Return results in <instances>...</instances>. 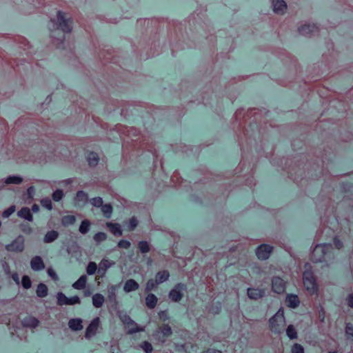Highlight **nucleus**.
<instances>
[{"mask_svg": "<svg viewBox=\"0 0 353 353\" xmlns=\"http://www.w3.org/2000/svg\"><path fill=\"white\" fill-rule=\"evenodd\" d=\"M100 325L99 317L94 318L91 323L89 324L85 330V336L87 339H90L94 336Z\"/></svg>", "mask_w": 353, "mask_h": 353, "instance_id": "obj_10", "label": "nucleus"}, {"mask_svg": "<svg viewBox=\"0 0 353 353\" xmlns=\"http://www.w3.org/2000/svg\"><path fill=\"white\" fill-rule=\"evenodd\" d=\"M57 17L58 22L51 19L48 23V28L52 32L61 30V32H58L57 39L60 41V44H63L65 40L64 33H70L72 31V20L71 18H65V13L62 11L57 12Z\"/></svg>", "mask_w": 353, "mask_h": 353, "instance_id": "obj_1", "label": "nucleus"}, {"mask_svg": "<svg viewBox=\"0 0 353 353\" xmlns=\"http://www.w3.org/2000/svg\"><path fill=\"white\" fill-rule=\"evenodd\" d=\"M30 267L34 271H40L44 269L45 265L41 257L39 256H34L30 261Z\"/></svg>", "mask_w": 353, "mask_h": 353, "instance_id": "obj_13", "label": "nucleus"}, {"mask_svg": "<svg viewBox=\"0 0 353 353\" xmlns=\"http://www.w3.org/2000/svg\"><path fill=\"white\" fill-rule=\"evenodd\" d=\"M329 353H338L337 351H332V352H330Z\"/></svg>", "mask_w": 353, "mask_h": 353, "instance_id": "obj_64", "label": "nucleus"}, {"mask_svg": "<svg viewBox=\"0 0 353 353\" xmlns=\"http://www.w3.org/2000/svg\"><path fill=\"white\" fill-rule=\"evenodd\" d=\"M23 181L21 177L18 176H10L6 178L5 183L6 184H20Z\"/></svg>", "mask_w": 353, "mask_h": 353, "instance_id": "obj_34", "label": "nucleus"}, {"mask_svg": "<svg viewBox=\"0 0 353 353\" xmlns=\"http://www.w3.org/2000/svg\"><path fill=\"white\" fill-rule=\"evenodd\" d=\"M186 290L184 283H179L170 291L168 296L174 302H179L183 296V292Z\"/></svg>", "mask_w": 353, "mask_h": 353, "instance_id": "obj_6", "label": "nucleus"}, {"mask_svg": "<svg viewBox=\"0 0 353 353\" xmlns=\"http://www.w3.org/2000/svg\"><path fill=\"white\" fill-rule=\"evenodd\" d=\"M112 264V263L108 259H103L99 263L98 274H99L101 276H103L106 271L111 267Z\"/></svg>", "mask_w": 353, "mask_h": 353, "instance_id": "obj_17", "label": "nucleus"}, {"mask_svg": "<svg viewBox=\"0 0 353 353\" xmlns=\"http://www.w3.org/2000/svg\"><path fill=\"white\" fill-rule=\"evenodd\" d=\"M32 210L33 212H37L39 211V206L34 203L32 205Z\"/></svg>", "mask_w": 353, "mask_h": 353, "instance_id": "obj_59", "label": "nucleus"}, {"mask_svg": "<svg viewBox=\"0 0 353 353\" xmlns=\"http://www.w3.org/2000/svg\"><path fill=\"white\" fill-rule=\"evenodd\" d=\"M107 237H108V236L105 232H98L94 235L93 239L96 242L100 243V242L105 241L107 239Z\"/></svg>", "mask_w": 353, "mask_h": 353, "instance_id": "obj_38", "label": "nucleus"}, {"mask_svg": "<svg viewBox=\"0 0 353 353\" xmlns=\"http://www.w3.org/2000/svg\"><path fill=\"white\" fill-rule=\"evenodd\" d=\"M97 270V265L95 262L90 261L87 265L86 272L88 275H93Z\"/></svg>", "mask_w": 353, "mask_h": 353, "instance_id": "obj_37", "label": "nucleus"}, {"mask_svg": "<svg viewBox=\"0 0 353 353\" xmlns=\"http://www.w3.org/2000/svg\"><path fill=\"white\" fill-rule=\"evenodd\" d=\"M12 279H13V280H14V281L17 284H19V276H18L17 274H16V273H15V274H14L12 275Z\"/></svg>", "mask_w": 353, "mask_h": 353, "instance_id": "obj_60", "label": "nucleus"}, {"mask_svg": "<svg viewBox=\"0 0 353 353\" xmlns=\"http://www.w3.org/2000/svg\"><path fill=\"white\" fill-rule=\"evenodd\" d=\"M48 275L54 281L58 280V276L57 273L54 272V270L52 268H48Z\"/></svg>", "mask_w": 353, "mask_h": 353, "instance_id": "obj_54", "label": "nucleus"}, {"mask_svg": "<svg viewBox=\"0 0 353 353\" xmlns=\"http://www.w3.org/2000/svg\"><path fill=\"white\" fill-rule=\"evenodd\" d=\"M106 225L114 236H120L122 235V230L119 223L108 222Z\"/></svg>", "mask_w": 353, "mask_h": 353, "instance_id": "obj_23", "label": "nucleus"}, {"mask_svg": "<svg viewBox=\"0 0 353 353\" xmlns=\"http://www.w3.org/2000/svg\"><path fill=\"white\" fill-rule=\"evenodd\" d=\"M87 281V276L82 275L72 284V287L76 290H83L86 286Z\"/></svg>", "mask_w": 353, "mask_h": 353, "instance_id": "obj_24", "label": "nucleus"}, {"mask_svg": "<svg viewBox=\"0 0 353 353\" xmlns=\"http://www.w3.org/2000/svg\"><path fill=\"white\" fill-rule=\"evenodd\" d=\"M85 157L90 167L96 166L99 163V157L94 152H88Z\"/></svg>", "mask_w": 353, "mask_h": 353, "instance_id": "obj_21", "label": "nucleus"}, {"mask_svg": "<svg viewBox=\"0 0 353 353\" xmlns=\"http://www.w3.org/2000/svg\"><path fill=\"white\" fill-rule=\"evenodd\" d=\"M17 216L20 218L24 219L28 221H33V216L30 210L28 207H23L17 212Z\"/></svg>", "mask_w": 353, "mask_h": 353, "instance_id": "obj_18", "label": "nucleus"}, {"mask_svg": "<svg viewBox=\"0 0 353 353\" xmlns=\"http://www.w3.org/2000/svg\"><path fill=\"white\" fill-rule=\"evenodd\" d=\"M273 250V247L268 244H261L256 250V255L257 258L260 260H265L268 259L272 252Z\"/></svg>", "mask_w": 353, "mask_h": 353, "instance_id": "obj_9", "label": "nucleus"}, {"mask_svg": "<svg viewBox=\"0 0 353 353\" xmlns=\"http://www.w3.org/2000/svg\"><path fill=\"white\" fill-rule=\"evenodd\" d=\"M34 192V187H33V186H30V187H29V188H28V190H27V192H28V195H29L30 196H31V197H32V194H33Z\"/></svg>", "mask_w": 353, "mask_h": 353, "instance_id": "obj_57", "label": "nucleus"}, {"mask_svg": "<svg viewBox=\"0 0 353 353\" xmlns=\"http://www.w3.org/2000/svg\"><path fill=\"white\" fill-rule=\"evenodd\" d=\"M20 228L21 232L26 234H30L32 232V229L28 223H23L21 225Z\"/></svg>", "mask_w": 353, "mask_h": 353, "instance_id": "obj_48", "label": "nucleus"}, {"mask_svg": "<svg viewBox=\"0 0 353 353\" xmlns=\"http://www.w3.org/2000/svg\"><path fill=\"white\" fill-rule=\"evenodd\" d=\"M147 306L150 308H154V294H149L145 299Z\"/></svg>", "mask_w": 353, "mask_h": 353, "instance_id": "obj_41", "label": "nucleus"}, {"mask_svg": "<svg viewBox=\"0 0 353 353\" xmlns=\"http://www.w3.org/2000/svg\"><path fill=\"white\" fill-rule=\"evenodd\" d=\"M264 290L259 288H248L247 294L250 299L257 300L264 295Z\"/></svg>", "mask_w": 353, "mask_h": 353, "instance_id": "obj_14", "label": "nucleus"}, {"mask_svg": "<svg viewBox=\"0 0 353 353\" xmlns=\"http://www.w3.org/2000/svg\"><path fill=\"white\" fill-rule=\"evenodd\" d=\"M59 236V233L57 231L51 230L48 232L43 238V241L45 243H49L55 241Z\"/></svg>", "mask_w": 353, "mask_h": 353, "instance_id": "obj_26", "label": "nucleus"}, {"mask_svg": "<svg viewBox=\"0 0 353 353\" xmlns=\"http://www.w3.org/2000/svg\"><path fill=\"white\" fill-rule=\"evenodd\" d=\"M115 288H115V286H112V287H111V290H112V294L114 293V290H115Z\"/></svg>", "mask_w": 353, "mask_h": 353, "instance_id": "obj_62", "label": "nucleus"}, {"mask_svg": "<svg viewBox=\"0 0 353 353\" xmlns=\"http://www.w3.org/2000/svg\"><path fill=\"white\" fill-rule=\"evenodd\" d=\"M90 222L88 221V220H83L81 221V223L79 226V232L81 233V234H86L88 233V232L89 231V229H90Z\"/></svg>", "mask_w": 353, "mask_h": 353, "instance_id": "obj_35", "label": "nucleus"}, {"mask_svg": "<svg viewBox=\"0 0 353 353\" xmlns=\"http://www.w3.org/2000/svg\"><path fill=\"white\" fill-rule=\"evenodd\" d=\"M48 289L46 285L44 283H39L37 285V290H36V294L37 296L40 298H44L48 295Z\"/></svg>", "mask_w": 353, "mask_h": 353, "instance_id": "obj_27", "label": "nucleus"}, {"mask_svg": "<svg viewBox=\"0 0 353 353\" xmlns=\"http://www.w3.org/2000/svg\"><path fill=\"white\" fill-rule=\"evenodd\" d=\"M104 301V296L100 293H97L92 296V303L93 305L97 308L101 307L103 305Z\"/></svg>", "mask_w": 353, "mask_h": 353, "instance_id": "obj_25", "label": "nucleus"}, {"mask_svg": "<svg viewBox=\"0 0 353 353\" xmlns=\"http://www.w3.org/2000/svg\"><path fill=\"white\" fill-rule=\"evenodd\" d=\"M76 199L78 202L84 204L88 199V194L83 190H79L76 194Z\"/></svg>", "mask_w": 353, "mask_h": 353, "instance_id": "obj_30", "label": "nucleus"}, {"mask_svg": "<svg viewBox=\"0 0 353 353\" xmlns=\"http://www.w3.org/2000/svg\"><path fill=\"white\" fill-rule=\"evenodd\" d=\"M347 305L351 308H353V293L350 294L347 297Z\"/></svg>", "mask_w": 353, "mask_h": 353, "instance_id": "obj_56", "label": "nucleus"}, {"mask_svg": "<svg viewBox=\"0 0 353 353\" xmlns=\"http://www.w3.org/2000/svg\"><path fill=\"white\" fill-rule=\"evenodd\" d=\"M130 242L125 239H121L118 243V246L121 248L128 249L130 248Z\"/></svg>", "mask_w": 353, "mask_h": 353, "instance_id": "obj_50", "label": "nucleus"}, {"mask_svg": "<svg viewBox=\"0 0 353 353\" xmlns=\"http://www.w3.org/2000/svg\"><path fill=\"white\" fill-rule=\"evenodd\" d=\"M220 308H221L220 306L217 307V310L215 312L216 314H218L219 312Z\"/></svg>", "mask_w": 353, "mask_h": 353, "instance_id": "obj_63", "label": "nucleus"}, {"mask_svg": "<svg viewBox=\"0 0 353 353\" xmlns=\"http://www.w3.org/2000/svg\"><path fill=\"white\" fill-rule=\"evenodd\" d=\"M147 290H151L154 288V279H150L147 283Z\"/></svg>", "mask_w": 353, "mask_h": 353, "instance_id": "obj_55", "label": "nucleus"}, {"mask_svg": "<svg viewBox=\"0 0 353 353\" xmlns=\"http://www.w3.org/2000/svg\"><path fill=\"white\" fill-rule=\"evenodd\" d=\"M159 316L161 320H163L164 321L169 319V318H170L169 314L167 311H161L159 313Z\"/></svg>", "mask_w": 353, "mask_h": 353, "instance_id": "obj_53", "label": "nucleus"}, {"mask_svg": "<svg viewBox=\"0 0 353 353\" xmlns=\"http://www.w3.org/2000/svg\"><path fill=\"white\" fill-rule=\"evenodd\" d=\"M285 304L288 307L296 308L300 304L299 296L294 294H288L285 297Z\"/></svg>", "mask_w": 353, "mask_h": 353, "instance_id": "obj_12", "label": "nucleus"}, {"mask_svg": "<svg viewBox=\"0 0 353 353\" xmlns=\"http://www.w3.org/2000/svg\"><path fill=\"white\" fill-rule=\"evenodd\" d=\"M298 31L301 35L308 36L317 32L319 31V27L315 23L305 24L299 27Z\"/></svg>", "mask_w": 353, "mask_h": 353, "instance_id": "obj_11", "label": "nucleus"}, {"mask_svg": "<svg viewBox=\"0 0 353 353\" xmlns=\"http://www.w3.org/2000/svg\"><path fill=\"white\" fill-rule=\"evenodd\" d=\"M333 244L337 250L341 249L343 246V242L337 236L333 239Z\"/></svg>", "mask_w": 353, "mask_h": 353, "instance_id": "obj_52", "label": "nucleus"}, {"mask_svg": "<svg viewBox=\"0 0 353 353\" xmlns=\"http://www.w3.org/2000/svg\"><path fill=\"white\" fill-rule=\"evenodd\" d=\"M303 281L306 290L310 294L313 295L318 293L319 286L312 270L307 269L304 271L303 274Z\"/></svg>", "mask_w": 353, "mask_h": 353, "instance_id": "obj_4", "label": "nucleus"}, {"mask_svg": "<svg viewBox=\"0 0 353 353\" xmlns=\"http://www.w3.org/2000/svg\"><path fill=\"white\" fill-rule=\"evenodd\" d=\"M319 317H320L321 321H324V319H325V311H324L323 308L321 309V311L319 312Z\"/></svg>", "mask_w": 353, "mask_h": 353, "instance_id": "obj_58", "label": "nucleus"}, {"mask_svg": "<svg viewBox=\"0 0 353 353\" xmlns=\"http://www.w3.org/2000/svg\"><path fill=\"white\" fill-rule=\"evenodd\" d=\"M138 248L141 253H147L150 250L149 244L145 241H141L138 243Z\"/></svg>", "mask_w": 353, "mask_h": 353, "instance_id": "obj_39", "label": "nucleus"}, {"mask_svg": "<svg viewBox=\"0 0 353 353\" xmlns=\"http://www.w3.org/2000/svg\"><path fill=\"white\" fill-rule=\"evenodd\" d=\"M345 334L347 336L353 338V325L350 323L346 324Z\"/></svg>", "mask_w": 353, "mask_h": 353, "instance_id": "obj_51", "label": "nucleus"}, {"mask_svg": "<svg viewBox=\"0 0 353 353\" xmlns=\"http://www.w3.org/2000/svg\"><path fill=\"white\" fill-rule=\"evenodd\" d=\"M15 206L12 205L3 212L2 216L3 218H8L11 214H12L15 212Z\"/></svg>", "mask_w": 353, "mask_h": 353, "instance_id": "obj_45", "label": "nucleus"}, {"mask_svg": "<svg viewBox=\"0 0 353 353\" xmlns=\"http://www.w3.org/2000/svg\"><path fill=\"white\" fill-rule=\"evenodd\" d=\"M103 199L100 196H97L90 199V203L97 208H100L103 205Z\"/></svg>", "mask_w": 353, "mask_h": 353, "instance_id": "obj_43", "label": "nucleus"}, {"mask_svg": "<svg viewBox=\"0 0 353 353\" xmlns=\"http://www.w3.org/2000/svg\"><path fill=\"white\" fill-rule=\"evenodd\" d=\"M85 296H90L91 294V292L90 290L85 291Z\"/></svg>", "mask_w": 353, "mask_h": 353, "instance_id": "obj_61", "label": "nucleus"}, {"mask_svg": "<svg viewBox=\"0 0 353 353\" xmlns=\"http://www.w3.org/2000/svg\"><path fill=\"white\" fill-rule=\"evenodd\" d=\"M141 347L145 353H150L152 351V346L148 341H143L141 343Z\"/></svg>", "mask_w": 353, "mask_h": 353, "instance_id": "obj_47", "label": "nucleus"}, {"mask_svg": "<svg viewBox=\"0 0 353 353\" xmlns=\"http://www.w3.org/2000/svg\"><path fill=\"white\" fill-rule=\"evenodd\" d=\"M287 282L280 276H274L272 279V290L278 294H282L286 290Z\"/></svg>", "mask_w": 353, "mask_h": 353, "instance_id": "obj_8", "label": "nucleus"}, {"mask_svg": "<svg viewBox=\"0 0 353 353\" xmlns=\"http://www.w3.org/2000/svg\"><path fill=\"white\" fill-rule=\"evenodd\" d=\"M274 12L277 14H283L287 8V4L283 0H273Z\"/></svg>", "mask_w": 353, "mask_h": 353, "instance_id": "obj_15", "label": "nucleus"}, {"mask_svg": "<svg viewBox=\"0 0 353 353\" xmlns=\"http://www.w3.org/2000/svg\"><path fill=\"white\" fill-rule=\"evenodd\" d=\"M101 208L104 216L108 219L110 218L113 211L112 206L110 204H103Z\"/></svg>", "mask_w": 353, "mask_h": 353, "instance_id": "obj_31", "label": "nucleus"}, {"mask_svg": "<svg viewBox=\"0 0 353 353\" xmlns=\"http://www.w3.org/2000/svg\"><path fill=\"white\" fill-rule=\"evenodd\" d=\"M57 304L59 305H68V297L61 292L57 294Z\"/></svg>", "mask_w": 353, "mask_h": 353, "instance_id": "obj_36", "label": "nucleus"}, {"mask_svg": "<svg viewBox=\"0 0 353 353\" xmlns=\"http://www.w3.org/2000/svg\"><path fill=\"white\" fill-rule=\"evenodd\" d=\"M41 204L43 208L48 210H51L52 209V201L49 198H44L41 199Z\"/></svg>", "mask_w": 353, "mask_h": 353, "instance_id": "obj_44", "label": "nucleus"}, {"mask_svg": "<svg viewBox=\"0 0 353 353\" xmlns=\"http://www.w3.org/2000/svg\"><path fill=\"white\" fill-rule=\"evenodd\" d=\"M291 353H304V348L301 344L295 343L292 347Z\"/></svg>", "mask_w": 353, "mask_h": 353, "instance_id": "obj_46", "label": "nucleus"}, {"mask_svg": "<svg viewBox=\"0 0 353 353\" xmlns=\"http://www.w3.org/2000/svg\"><path fill=\"white\" fill-rule=\"evenodd\" d=\"M170 274L168 271L158 272L156 273V285L168 279Z\"/></svg>", "mask_w": 353, "mask_h": 353, "instance_id": "obj_28", "label": "nucleus"}, {"mask_svg": "<svg viewBox=\"0 0 353 353\" xmlns=\"http://www.w3.org/2000/svg\"><path fill=\"white\" fill-rule=\"evenodd\" d=\"M171 327L168 324H163L158 329H156V337L162 335L163 337H168L172 334Z\"/></svg>", "mask_w": 353, "mask_h": 353, "instance_id": "obj_16", "label": "nucleus"}, {"mask_svg": "<svg viewBox=\"0 0 353 353\" xmlns=\"http://www.w3.org/2000/svg\"><path fill=\"white\" fill-rule=\"evenodd\" d=\"M286 334L288 337L290 338V339H295L298 336L297 332L294 325H290L288 326L286 329Z\"/></svg>", "mask_w": 353, "mask_h": 353, "instance_id": "obj_33", "label": "nucleus"}, {"mask_svg": "<svg viewBox=\"0 0 353 353\" xmlns=\"http://www.w3.org/2000/svg\"><path fill=\"white\" fill-rule=\"evenodd\" d=\"M21 284L25 289L30 288L32 285V281L30 277L27 275H24L21 279Z\"/></svg>", "mask_w": 353, "mask_h": 353, "instance_id": "obj_42", "label": "nucleus"}, {"mask_svg": "<svg viewBox=\"0 0 353 353\" xmlns=\"http://www.w3.org/2000/svg\"><path fill=\"white\" fill-rule=\"evenodd\" d=\"M334 256L333 247L331 243H322L314 247L311 256L313 263L328 262Z\"/></svg>", "mask_w": 353, "mask_h": 353, "instance_id": "obj_2", "label": "nucleus"}, {"mask_svg": "<svg viewBox=\"0 0 353 353\" xmlns=\"http://www.w3.org/2000/svg\"><path fill=\"white\" fill-rule=\"evenodd\" d=\"M138 288H139L138 283L132 279L127 280L123 286V290L125 292H130L132 291H135Z\"/></svg>", "mask_w": 353, "mask_h": 353, "instance_id": "obj_20", "label": "nucleus"}, {"mask_svg": "<svg viewBox=\"0 0 353 353\" xmlns=\"http://www.w3.org/2000/svg\"><path fill=\"white\" fill-rule=\"evenodd\" d=\"M76 221V217L74 215H65L61 219V223L63 226L73 225Z\"/></svg>", "mask_w": 353, "mask_h": 353, "instance_id": "obj_29", "label": "nucleus"}, {"mask_svg": "<svg viewBox=\"0 0 353 353\" xmlns=\"http://www.w3.org/2000/svg\"><path fill=\"white\" fill-rule=\"evenodd\" d=\"M82 320L81 319H72L68 322L69 327L74 331H80L83 329Z\"/></svg>", "mask_w": 353, "mask_h": 353, "instance_id": "obj_22", "label": "nucleus"}, {"mask_svg": "<svg viewBox=\"0 0 353 353\" xmlns=\"http://www.w3.org/2000/svg\"><path fill=\"white\" fill-rule=\"evenodd\" d=\"M39 321L33 316H28L23 319L22 324L24 327L35 328L39 325Z\"/></svg>", "mask_w": 353, "mask_h": 353, "instance_id": "obj_19", "label": "nucleus"}, {"mask_svg": "<svg viewBox=\"0 0 353 353\" xmlns=\"http://www.w3.org/2000/svg\"><path fill=\"white\" fill-rule=\"evenodd\" d=\"M8 252H21L24 250V239L21 235L17 236L10 243L6 245Z\"/></svg>", "mask_w": 353, "mask_h": 353, "instance_id": "obj_7", "label": "nucleus"}, {"mask_svg": "<svg viewBox=\"0 0 353 353\" xmlns=\"http://www.w3.org/2000/svg\"><path fill=\"white\" fill-rule=\"evenodd\" d=\"M138 225V220L135 216H132L130 218L127 222H125V225L127 226V230L128 231L134 230Z\"/></svg>", "mask_w": 353, "mask_h": 353, "instance_id": "obj_32", "label": "nucleus"}, {"mask_svg": "<svg viewBox=\"0 0 353 353\" xmlns=\"http://www.w3.org/2000/svg\"><path fill=\"white\" fill-rule=\"evenodd\" d=\"M120 319L122 323L125 325L126 328L128 329L127 333L128 334H132L137 332H143V327H140L132 319L126 314H122L120 316Z\"/></svg>", "mask_w": 353, "mask_h": 353, "instance_id": "obj_5", "label": "nucleus"}, {"mask_svg": "<svg viewBox=\"0 0 353 353\" xmlns=\"http://www.w3.org/2000/svg\"><path fill=\"white\" fill-rule=\"evenodd\" d=\"M63 195L64 194L63 190L58 189L52 193V198L54 201L58 202L62 199Z\"/></svg>", "mask_w": 353, "mask_h": 353, "instance_id": "obj_40", "label": "nucleus"}, {"mask_svg": "<svg viewBox=\"0 0 353 353\" xmlns=\"http://www.w3.org/2000/svg\"><path fill=\"white\" fill-rule=\"evenodd\" d=\"M81 303V300L79 297L77 295L73 296L72 297H68V305H72L75 304H79Z\"/></svg>", "mask_w": 353, "mask_h": 353, "instance_id": "obj_49", "label": "nucleus"}, {"mask_svg": "<svg viewBox=\"0 0 353 353\" xmlns=\"http://www.w3.org/2000/svg\"><path fill=\"white\" fill-rule=\"evenodd\" d=\"M284 310L280 307L276 313L269 319V328L270 331L276 334H281L285 325Z\"/></svg>", "mask_w": 353, "mask_h": 353, "instance_id": "obj_3", "label": "nucleus"}]
</instances>
